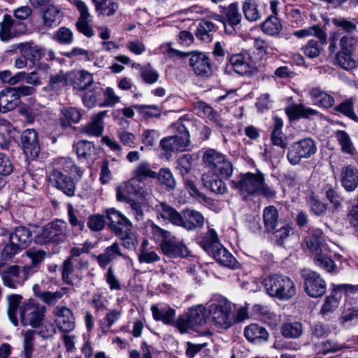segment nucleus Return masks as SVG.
<instances>
[{
	"mask_svg": "<svg viewBox=\"0 0 358 358\" xmlns=\"http://www.w3.org/2000/svg\"><path fill=\"white\" fill-rule=\"evenodd\" d=\"M230 186L236 190L243 199L255 194L273 198L275 192L265 184L264 175L257 172L241 173L230 181Z\"/></svg>",
	"mask_w": 358,
	"mask_h": 358,
	"instance_id": "1",
	"label": "nucleus"
},
{
	"mask_svg": "<svg viewBox=\"0 0 358 358\" xmlns=\"http://www.w3.org/2000/svg\"><path fill=\"white\" fill-rule=\"evenodd\" d=\"M148 231L156 241H159L162 252L169 258H183L190 255V251L184 242L173 236L169 231L157 226L152 221H149Z\"/></svg>",
	"mask_w": 358,
	"mask_h": 358,
	"instance_id": "2",
	"label": "nucleus"
},
{
	"mask_svg": "<svg viewBox=\"0 0 358 358\" xmlns=\"http://www.w3.org/2000/svg\"><path fill=\"white\" fill-rule=\"evenodd\" d=\"M268 294L281 300H288L296 294L294 282L287 276L273 274L264 280Z\"/></svg>",
	"mask_w": 358,
	"mask_h": 358,
	"instance_id": "3",
	"label": "nucleus"
},
{
	"mask_svg": "<svg viewBox=\"0 0 358 358\" xmlns=\"http://www.w3.org/2000/svg\"><path fill=\"white\" fill-rule=\"evenodd\" d=\"M203 161L210 173L220 176L222 179H229L234 172L231 162L223 154L215 150H206Z\"/></svg>",
	"mask_w": 358,
	"mask_h": 358,
	"instance_id": "4",
	"label": "nucleus"
},
{
	"mask_svg": "<svg viewBox=\"0 0 358 358\" xmlns=\"http://www.w3.org/2000/svg\"><path fill=\"white\" fill-rule=\"evenodd\" d=\"M47 308L29 299L24 301L20 307V317L23 326L40 328L45 317Z\"/></svg>",
	"mask_w": 358,
	"mask_h": 358,
	"instance_id": "5",
	"label": "nucleus"
},
{
	"mask_svg": "<svg viewBox=\"0 0 358 358\" xmlns=\"http://www.w3.org/2000/svg\"><path fill=\"white\" fill-rule=\"evenodd\" d=\"M166 52L170 57L183 58L190 55L189 64L194 73L199 76H209L212 73V66L209 57L203 52H183L169 47Z\"/></svg>",
	"mask_w": 358,
	"mask_h": 358,
	"instance_id": "6",
	"label": "nucleus"
},
{
	"mask_svg": "<svg viewBox=\"0 0 358 358\" xmlns=\"http://www.w3.org/2000/svg\"><path fill=\"white\" fill-rule=\"evenodd\" d=\"M189 122L186 124L178 122L175 125L176 134L164 138L160 141V146L165 152H183L190 144L189 133L187 130Z\"/></svg>",
	"mask_w": 358,
	"mask_h": 358,
	"instance_id": "7",
	"label": "nucleus"
},
{
	"mask_svg": "<svg viewBox=\"0 0 358 358\" xmlns=\"http://www.w3.org/2000/svg\"><path fill=\"white\" fill-rule=\"evenodd\" d=\"M67 234V223L64 220H57L43 227L41 232L36 236V242L39 244L62 243L66 240Z\"/></svg>",
	"mask_w": 358,
	"mask_h": 358,
	"instance_id": "8",
	"label": "nucleus"
},
{
	"mask_svg": "<svg viewBox=\"0 0 358 358\" xmlns=\"http://www.w3.org/2000/svg\"><path fill=\"white\" fill-rule=\"evenodd\" d=\"M208 308L212 320L218 328L228 329L234 324V315L229 302L224 301L212 303Z\"/></svg>",
	"mask_w": 358,
	"mask_h": 358,
	"instance_id": "9",
	"label": "nucleus"
},
{
	"mask_svg": "<svg viewBox=\"0 0 358 358\" xmlns=\"http://www.w3.org/2000/svg\"><path fill=\"white\" fill-rule=\"evenodd\" d=\"M316 151L315 142L310 138H306L292 145L287 153V159L292 164L296 165L301 159L310 157Z\"/></svg>",
	"mask_w": 358,
	"mask_h": 358,
	"instance_id": "10",
	"label": "nucleus"
},
{
	"mask_svg": "<svg viewBox=\"0 0 358 358\" xmlns=\"http://www.w3.org/2000/svg\"><path fill=\"white\" fill-rule=\"evenodd\" d=\"M48 178L50 185L53 187L57 188L67 196H74L76 185L71 177L57 170H52Z\"/></svg>",
	"mask_w": 358,
	"mask_h": 358,
	"instance_id": "11",
	"label": "nucleus"
},
{
	"mask_svg": "<svg viewBox=\"0 0 358 358\" xmlns=\"http://www.w3.org/2000/svg\"><path fill=\"white\" fill-rule=\"evenodd\" d=\"M108 227L116 236H122L133 227L132 223L122 213L111 208L106 211Z\"/></svg>",
	"mask_w": 358,
	"mask_h": 358,
	"instance_id": "12",
	"label": "nucleus"
},
{
	"mask_svg": "<svg viewBox=\"0 0 358 358\" xmlns=\"http://www.w3.org/2000/svg\"><path fill=\"white\" fill-rule=\"evenodd\" d=\"M302 275L304 280L305 290L310 296L320 297L326 292V282L318 273L315 271H304Z\"/></svg>",
	"mask_w": 358,
	"mask_h": 358,
	"instance_id": "13",
	"label": "nucleus"
},
{
	"mask_svg": "<svg viewBox=\"0 0 358 358\" xmlns=\"http://www.w3.org/2000/svg\"><path fill=\"white\" fill-rule=\"evenodd\" d=\"M52 314L57 327L65 334L72 331L75 328V317L71 309L65 306H57Z\"/></svg>",
	"mask_w": 358,
	"mask_h": 358,
	"instance_id": "14",
	"label": "nucleus"
},
{
	"mask_svg": "<svg viewBox=\"0 0 358 358\" xmlns=\"http://www.w3.org/2000/svg\"><path fill=\"white\" fill-rule=\"evenodd\" d=\"M71 3L78 10L80 17L76 22V27L79 32L90 38L94 36V31L90 24L91 15L85 3L82 0H74Z\"/></svg>",
	"mask_w": 358,
	"mask_h": 358,
	"instance_id": "15",
	"label": "nucleus"
},
{
	"mask_svg": "<svg viewBox=\"0 0 358 358\" xmlns=\"http://www.w3.org/2000/svg\"><path fill=\"white\" fill-rule=\"evenodd\" d=\"M21 143L27 157L36 158L40 152V145L38 140V134L34 129H28L21 134Z\"/></svg>",
	"mask_w": 358,
	"mask_h": 358,
	"instance_id": "16",
	"label": "nucleus"
},
{
	"mask_svg": "<svg viewBox=\"0 0 358 358\" xmlns=\"http://www.w3.org/2000/svg\"><path fill=\"white\" fill-rule=\"evenodd\" d=\"M155 210L156 212L157 218L159 220L171 223L178 227L180 223H181V214L173 207L165 202H160L155 205Z\"/></svg>",
	"mask_w": 358,
	"mask_h": 358,
	"instance_id": "17",
	"label": "nucleus"
},
{
	"mask_svg": "<svg viewBox=\"0 0 358 358\" xmlns=\"http://www.w3.org/2000/svg\"><path fill=\"white\" fill-rule=\"evenodd\" d=\"M1 276L3 285L10 289H15L23 285L20 268L18 266L12 265L3 268Z\"/></svg>",
	"mask_w": 358,
	"mask_h": 358,
	"instance_id": "18",
	"label": "nucleus"
},
{
	"mask_svg": "<svg viewBox=\"0 0 358 358\" xmlns=\"http://www.w3.org/2000/svg\"><path fill=\"white\" fill-rule=\"evenodd\" d=\"M20 103L18 94L12 87H6L0 92V112L7 113L14 110Z\"/></svg>",
	"mask_w": 358,
	"mask_h": 358,
	"instance_id": "19",
	"label": "nucleus"
},
{
	"mask_svg": "<svg viewBox=\"0 0 358 358\" xmlns=\"http://www.w3.org/2000/svg\"><path fill=\"white\" fill-rule=\"evenodd\" d=\"M157 173L151 169L150 165L145 162L139 163L134 169L132 178L128 182V186L134 187L137 182H143L149 178H155Z\"/></svg>",
	"mask_w": 358,
	"mask_h": 358,
	"instance_id": "20",
	"label": "nucleus"
},
{
	"mask_svg": "<svg viewBox=\"0 0 358 358\" xmlns=\"http://www.w3.org/2000/svg\"><path fill=\"white\" fill-rule=\"evenodd\" d=\"M341 182L347 192H352L358 187V169L352 165L345 166L341 171Z\"/></svg>",
	"mask_w": 358,
	"mask_h": 358,
	"instance_id": "21",
	"label": "nucleus"
},
{
	"mask_svg": "<svg viewBox=\"0 0 358 358\" xmlns=\"http://www.w3.org/2000/svg\"><path fill=\"white\" fill-rule=\"evenodd\" d=\"M228 67H231L236 73L248 76L254 72L255 66L245 60L242 54L232 55L229 58Z\"/></svg>",
	"mask_w": 358,
	"mask_h": 358,
	"instance_id": "22",
	"label": "nucleus"
},
{
	"mask_svg": "<svg viewBox=\"0 0 358 358\" xmlns=\"http://www.w3.org/2000/svg\"><path fill=\"white\" fill-rule=\"evenodd\" d=\"M244 336L246 339L255 344H260L268 340L269 334L264 327L257 324H251L244 329Z\"/></svg>",
	"mask_w": 358,
	"mask_h": 358,
	"instance_id": "23",
	"label": "nucleus"
},
{
	"mask_svg": "<svg viewBox=\"0 0 358 358\" xmlns=\"http://www.w3.org/2000/svg\"><path fill=\"white\" fill-rule=\"evenodd\" d=\"M55 331V330L49 331L48 329L46 331L41 330L36 332L34 330L29 329L25 331L24 332H22V335L24 336L23 352L24 355V357L31 358L34 347L35 335L36 334L40 335L43 338H48L52 336Z\"/></svg>",
	"mask_w": 358,
	"mask_h": 358,
	"instance_id": "24",
	"label": "nucleus"
},
{
	"mask_svg": "<svg viewBox=\"0 0 358 358\" xmlns=\"http://www.w3.org/2000/svg\"><path fill=\"white\" fill-rule=\"evenodd\" d=\"M180 222L179 227L192 230L196 227H201L204 223V218L199 212L187 209L181 214Z\"/></svg>",
	"mask_w": 358,
	"mask_h": 358,
	"instance_id": "25",
	"label": "nucleus"
},
{
	"mask_svg": "<svg viewBox=\"0 0 358 358\" xmlns=\"http://www.w3.org/2000/svg\"><path fill=\"white\" fill-rule=\"evenodd\" d=\"M355 320H358V301L350 297L345 300L338 321L341 324L345 325Z\"/></svg>",
	"mask_w": 358,
	"mask_h": 358,
	"instance_id": "26",
	"label": "nucleus"
},
{
	"mask_svg": "<svg viewBox=\"0 0 358 358\" xmlns=\"http://www.w3.org/2000/svg\"><path fill=\"white\" fill-rule=\"evenodd\" d=\"M150 309L155 320L161 321L167 325L174 324L176 310L173 308L169 306L159 308L158 304H152Z\"/></svg>",
	"mask_w": 358,
	"mask_h": 358,
	"instance_id": "27",
	"label": "nucleus"
},
{
	"mask_svg": "<svg viewBox=\"0 0 358 358\" xmlns=\"http://www.w3.org/2000/svg\"><path fill=\"white\" fill-rule=\"evenodd\" d=\"M9 241L13 242L14 245L20 247L22 250L27 248L31 242V233L30 230L25 227H17L10 234Z\"/></svg>",
	"mask_w": 358,
	"mask_h": 358,
	"instance_id": "28",
	"label": "nucleus"
},
{
	"mask_svg": "<svg viewBox=\"0 0 358 358\" xmlns=\"http://www.w3.org/2000/svg\"><path fill=\"white\" fill-rule=\"evenodd\" d=\"M219 177L210 173H204L202 176V182L203 185L212 192L223 194L227 192V187L225 182Z\"/></svg>",
	"mask_w": 358,
	"mask_h": 358,
	"instance_id": "29",
	"label": "nucleus"
},
{
	"mask_svg": "<svg viewBox=\"0 0 358 358\" xmlns=\"http://www.w3.org/2000/svg\"><path fill=\"white\" fill-rule=\"evenodd\" d=\"M262 217L266 232H273L280 223L278 210L274 206L266 207L263 210Z\"/></svg>",
	"mask_w": 358,
	"mask_h": 358,
	"instance_id": "30",
	"label": "nucleus"
},
{
	"mask_svg": "<svg viewBox=\"0 0 358 358\" xmlns=\"http://www.w3.org/2000/svg\"><path fill=\"white\" fill-rule=\"evenodd\" d=\"M117 257H123L125 259L128 258L127 256H124L122 253L119 244L115 242L111 245L107 247L104 250L103 253L99 255L96 259L99 265L104 268L109 263L115 260Z\"/></svg>",
	"mask_w": 358,
	"mask_h": 358,
	"instance_id": "31",
	"label": "nucleus"
},
{
	"mask_svg": "<svg viewBox=\"0 0 358 358\" xmlns=\"http://www.w3.org/2000/svg\"><path fill=\"white\" fill-rule=\"evenodd\" d=\"M106 114V111H101L94 115L91 118V122L83 128L82 132L89 136H101L103 131V118Z\"/></svg>",
	"mask_w": 358,
	"mask_h": 358,
	"instance_id": "32",
	"label": "nucleus"
},
{
	"mask_svg": "<svg viewBox=\"0 0 358 358\" xmlns=\"http://www.w3.org/2000/svg\"><path fill=\"white\" fill-rule=\"evenodd\" d=\"M22 296L17 294H10L6 296V301L7 304L6 313L12 324L17 327L18 320L17 317V309H20Z\"/></svg>",
	"mask_w": 358,
	"mask_h": 358,
	"instance_id": "33",
	"label": "nucleus"
},
{
	"mask_svg": "<svg viewBox=\"0 0 358 358\" xmlns=\"http://www.w3.org/2000/svg\"><path fill=\"white\" fill-rule=\"evenodd\" d=\"M286 113L291 120H297L301 117L310 118L319 115V112L303 104H293L286 108Z\"/></svg>",
	"mask_w": 358,
	"mask_h": 358,
	"instance_id": "34",
	"label": "nucleus"
},
{
	"mask_svg": "<svg viewBox=\"0 0 358 358\" xmlns=\"http://www.w3.org/2000/svg\"><path fill=\"white\" fill-rule=\"evenodd\" d=\"M210 255L213 257L216 262L224 266L234 268L237 264L236 259L222 244Z\"/></svg>",
	"mask_w": 358,
	"mask_h": 358,
	"instance_id": "35",
	"label": "nucleus"
},
{
	"mask_svg": "<svg viewBox=\"0 0 358 358\" xmlns=\"http://www.w3.org/2000/svg\"><path fill=\"white\" fill-rule=\"evenodd\" d=\"M199 245L209 255L221 243L216 231L210 229L199 239Z\"/></svg>",
	"mask_w": 358,
	"mask_h": 358,
	"instance_id": "36",
	"label": "nucleus"
},
{
	"mask_svg": "<svg viewBox=\"0 0 358 358\" xmlns=\"http://www.w3.org/2000/svg\"><path fill=\"white\" fill-rule=\"evenodd\" d=\"M52 170H57L59 172H64L73 174L76 173L79 177L83 175L82 171L78 168L74 162L69 157H59L53 162Z\"/></svg>",
	"mask_w": 358,
	"mask_h": 358,
	"instance_id": "37",
	"label": "nucleus"
},
{
	"mask_svg": "<svg viewBox=\"0 0 358 358\" xmlns=\"http://www.w3.org/2000/svg\"><path fill=\"white\" fill-rule=\"evenodd\" d=\"M342 296L332 289V292L327 296L320 309V314L327 316L337 310L340 305Z\"/></svg>",
	"mask_w": 358,
	"mask_h": 358,
	"instance_id": "38",
	"label": "nucleus"
},
{
	"mask_svg": "<svg viewBox=\"0 0 358 358\" xmlns=\"http://www.w3.org/2000/svg\"><path fill=\"white\" fill-rule=\"evenodd\" d=\"M283 125L282 120L279 117H274L273 126L271 133V141L273 145L280 147L282 149L287 148V138L282 132Z\"/></svg>",
	"mask_w": 358,
	"mask_h": 358,
	"instance_id": "39",
	"label": "nucleus"
},
{
	"mask_svg": "<svg viewBox=\"0 0 358 358\" xmlns=\"http://www.w3.org/2000/svg\"><path fill=\"white\" fill-rule=\"evenodd\" d=\"M310 96L315 105L323 108H329L334 103V98L319 87L311 89L310 90Z\"/></svg>",
	"mask_w": 358,
	"mask_h": 358,
	"instance_id": "40",
	"label": "nucleus"
},
{
	"mask_svg": "<svg viewBox=\"0 0 358 358\" xmlns=\"http://www.w3.org/2000/svg\"><path fill=\"white\" fill-rule=\"evenodd\" d=\"M322 232L318 229H310L308 236L306 238V246L309 250L317 254L321 252V245L322 243Z\"/></svg>",
	"mask_w": 358,
	"mask_h": 358,
	"instance_id": "41",
	"label": "nucleus"
},
{
	"mask_svg": "<svg viewBox=\"0 0 358 358\" xmlns=\"http://www.w3.org/2000/svg\"><path fill=\"white\" fill-rule=\"evenodd\" d=\"M62 19L61 10L53 5L49 6L43 13V24L48 27H57L60 24Z\"/></svg>",
	"mask_w": 358,
	"mask_h": 358,
	"instance_id": "42",
	"label": "nucleus"
},
{
	"mask_svg": "<svg viewBox=\"0 0 358 358\" xmlns=\"http://www.w3.org/2000/svg\"><path fill=\"white\" fill-rule=\"evenodd\" d=\"M196 108L211 122H213L216 127L219 128H223L225 127V122L221 117L220 115L205 102H198L196 103Z\"/></svg>",
	"mask_w": 358,
	"mask_h": 358,
	"instance_id": "43",
	"label": "nucleus"
},
{
	"mask_svg": "<svg viewBox=\"0 0 358 358\" xmlns=\"http://www.w3.org/2000/svg\"><path fill=\"white\" fill-rule=\"evenodd\" d=\"M226 17L230 29H228L226 22L223 21L226 32L231 34L234 31L233 27L238 24L241 20V14L238 11V8L236 3L230 4L226 9Z\"/></svg>",
	"mask_w": 358,
	"mask_h": 358,
	"instance_id": "44",
	"label": "nucleus"
},
{
	"mask_svg": "<svg viewBox=\"0 0 358 358\" xmlns=\"http://www.w3.org/2000/svg\"><path fill=\"white\" fill-rule=\"evenodd\" d=\"M335 136L343 152L351 156H355L357 154V150L347 132L343 130H338L335 134Z\"/></svg>",
	"mask_w": 358,
	"mask_h": 358,
	"instance_id": "45",
	"label": "nucleus"
},
{
	"mask_svg": "<svg viewBox=\"0 0 358 358\" xmlns=\"http://www.w3.org/2000/svg\"><path fill=\"white\" fill-rule=\"evenodd\" d=\"M282 335L286 338H299L303 332V324L299 322H289L281 327Z\"/></svg>",
	"mask_w": 358,
	"mask_h": 358,
	"instance_id": "46",
	"label": "nucleus"
},
{
	"mask_svg": "<svg viewBox=\"0 0 358 358\" xmlns=\"http://www.w3.org/2000/svg\"><path fill=\"white\" fill-rule=\"evenodd\" d=\"M74 148L79 158L90 159L96 155V148L90 141H79L75 144Z\"/></svg>",
	"mask_w": 358,
	"mask_h": 358,
	"instance_id": "47",
	"label": "nucleus"
},
{
	"mask_svg": "<svg viewBox=\"0 0 358 358\" xmlns=\"http://www.w3.org/2000/svg\"><path fill=\"white\" fill-rule=\"evenodd\" d=\"M92 3L96 11L108 16L113 15L118 8L117 0H92Z\"/></svg>",
	"mask_w": 358,
	"mask_h": 358,
	"instance_id": "48",
	"label": "nucleus"
},
{
	"mask_svg": "<svg viewBox=\"0 0 358 358\" xmlns=\"http://www.w3.org/2000/svg\"><path fill=\"white\" fill-rule=\"evenodd\" d=\"M93 83V78L91 73L86 71H80L75 74L73 80L74 89L78 90H85Z\"/></svg>",
	"mask_w": 358,
	"mask_h": 358,
	"instance_id": "49",
	"label": "nucleus"
},
{
	"mask_svg": "<svg viewBox=\"0 0 358 358\" xmlns=\"http://www.w3.org/2000/svg\"><path fill=\"white\" fill-rule=\"evenodd\" d=\"M61 111L62 114L61 124L63 127L69 126L71 122H78L82 117L80 110L76 108H64Z\"/></svg>",
	"mask_w": 358,
	"mask_h": 358,
	"instance_id": "50",
	"label": "nucleus"
},
{
	"mask_svg": "<svg viewBox=\"0 0 358 358\" xmlns=\"http://www.w3.org/2000/svg\"><path fill=\"white\" fill-rule=\"evenodd\" d=\"M192 325L199 326L203 324L206 319V309L202 305L192 307L187 315Z\"/></svg>",
	"mask_w": 358,
	"mask_h": 358,
	"instance_id": "51",
	"label": "nucleus"
},
{
	"mask_svg": "<svg viewBox=\"0 0 358 358\" xmlns=\"http://www.w3.org/2000/svg\"><path fill=\"white\" fill-rule=\"evenodd\" d=\"M294 34L298 38H305L314 35L320 41L322 44L327 43V35L326 32L317 25L309 27L308 29L296 31Z\"/></svg>",
	"mask_w": 358,
	"mask_h": 358,
	"instance_id": "52",
	"label": "nucleus"
},
{
	"mask_svg": "<svg viewBox=\"0 0 358 358\" xmlns=\"http://www.w3.org/2000/svg\"><path fill=\"white\" fill-rule=\"evenodd\" d=\"M214 29V24L210 21L202 20L196 31V36L200 40L208 43L211 41L213 38V31Z\"/></svg>",
	"mask_w": 358,
	"mask_h": 358,
	"instance_id": "53",
	"label": "nucleus"
},
{
	"mask_svg": "<svg viewBox=\"0 0 358 358\" xmlns=\"http://www.w3.org/2000/svg\"><path fill=\"white\" fill-rule=\"evenodd\" d=\"M15 20L10 15H5L3 20L0 22V38L2 41H8L13 38L15 34L13 27Z\"/></svg>",
	"mask_w": 358,
	"mask_h": 358,
	"instance_id": "54",
	"label": "nucleus"
},
{
	"mask_svg": "<svg viewBox=\"0 0 358 358\" xmlns=\"http://www.w3.org/2000/svg\"><path fill=\"white\" fill-rule=\"evenodd\" d=\"M336 63L346 71L357 68L356 62L352 57L351 52L338 51L336 55Z\"/></svg>",
	"mask_w": 358,
	"mask_h": 358,
	"instance_id": "55",
	"label": "nucleus"
},
{
	"mask_svg": "<svg viewBox=\"0 0 358 358\" xmlns=\"http://www.w3.org/2000/svg\"><path fill=\"white\" fill-rule=\"evenodd\" d=\"M17 49L20 50L21 55L31 61H36L41 58L40 50L36 46H32L29 43H19Z\"/></svg>",
	"mask_w": 358,
	"mask_h": 358,
	"instance_id": "56",
	"label": "nucleus"
},
{
	"mask_svg": "<svg viewBox=\"0 0 358 358\" xmlns=\"http://www.w3.org/2000/svg\"><path fill=\"white\" fill-rule=\"evenodd\" d=\"M243 10L249 21H256L261 17L258 5L255 0H246L243 5Z\"/></svg>",
	"mask_w": 358,
	"mask_h": 358,
	"instance_id": "57",
	"label": "nucleus"
},
{
	"mask_svg": "<svg viewBox=\"0 0 358 358\" xmlns=\"http://www.w3.org/2000/svg\"><path fill=\"white\" fill-rule=\"evenodd\" d=\"M262 31L271 36L280 33L282 26L276 16H269L262 25Z\"/></svg>",
	"mask_w": 358,
	"mask_h": 358,
	"instance_id": "58",
	"label": "nucleus"
},
{
	"mask_svg": "<svg viewBox=\"0 0 358 358\" xmlns=\"http://www.w3.org/2000/svg\"><path fill=\"white\" fill-rule=\"evenodd\" d=\"M144 118L159 117L162 110L157 105H134L133 106Z\"/></svg>",
	"mask_w": 358,
	"mask_h": 358,
	"instance_id": "59",
	"label": "nucleus"
},
{
	"mask_svg": "<svg viewBox=\"0 0 358 358\" xmlns=\"http://www.w3.org/2000/svg\"><path fill=\"white\" fill-rule=\"evenodd\" d=\"M68 80L64 71H60L59 73L50 76L48 88L53 91H59L64 87L67 85Z\"/></svg>",
	"mask_w": 358,
	"mask_h": 358,
	"instance_id": "60",
	"label": "nucleus"
},
{
	"mask_svg": "<svg viewBox=\"0 0 358 358\" xmlns=\"http://www.w3.org/2000/svg\"><path fill=\"white\" fill-rule=\"evenodd\" d=\"M315 348L318 353L326 355L329 352H335L341 350L343 348V345L334 341L327 340L316 344Z\"/></svg>",
	"mask_w": 358,
	"mask_h": 358,
	"instance_id": "61",
	"label": "nucleus"
},
{
	"mask_svg": "<svg viewBox=\"0 0 358 358\" xmlns=\"http://www.w3.org/2000/svg\"><path fill=\"white\" fill-rule=\"evenodd\" d=\"M323 45L320 41L319 43L315 40H310L302 47V50L306 57L315 58L320 55Z\"/></svg>",
	"mask_w": 358,
	"mask_h": 358,
	"instance_id": "62",
	"label": "nucleus"
},
{
	"mask_svg": "<svg viewBox=\"0 0 358 358\" xmlns=\"http://www.w3.org/2000/svg\"><path fill=\"white\" fill-rule=\"evenodd\" d=\"M68 288L63 287L61 289L52 292L46 291L44 292L42 296L41 301L43 303H47L49 306L55 305L60 299L63 297L65 293H66Z\"/></svg>",
	"mask_w": 358,
	"mask_h": 358,
	"instance_id": "63",
	"label": "nucleus"
},
{
	"mask_svg": "<svg viewBox=\"0 0 358 358\" xmlns=\"http://www.w3.org/2000/svg\"><path fill=\"white\" fill-rule=\"evenodd\" d=\"M87 225L92 231H100L104 229L106 220L103 215H92L87 219Z\"/></svg>",
	"mask_w": 358,
	"mask_h": 358,
	"instance_id": "64",
	"label": "nucleus"
}]
</instances>
